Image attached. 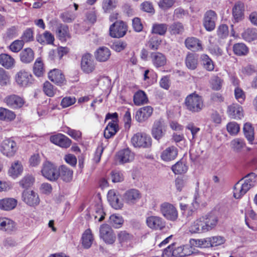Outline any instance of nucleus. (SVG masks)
Listing matches in <instances>:
<instances>
[{"instance_id": "a211bd4d", "label": "nucleus", "mask_w": 257, "mask_h": 257, "mask_svg": "<svg viewBox=\"0 0 257 257\" xmlns=\"http://www.w3.org/2000/svg\"><path fill=\"white\" fill-rule=\"evenodd\" d=\"M244 4L243 3L238 2L235 3L232 8V14L233 16V22L238 23L244 19Z\"/></svg>"}, {"instance_id": "49530a36", "label": "nucleus", "mask_w": 257, "mask_h": 257, "mask_svg": "<svg viewBox=\"0 0 257 257\" xmlns=\"http://www.w3.org/2000/svg\"><path fill=\"white\" fill-rule=\"evenodd\" d=\"M241 36L246 41H254L257 39V30L255 28H248L244 31Z\"/></svg>"}, {"instance_id": "338daca9", "label": "nucleus", "mask_w": 257, "mask_h": 257, "mask_svg": "<svg viewBox=\"0 0 257 257\" xmlns=\"http://www.w3.org/2000/svg\"><path fill=\"white\" fill-rule=\"evenodd\" d=\"M34 40L33 31L32 28L27 29L22 36V41L23 43L32 41Z\"/></svg>"}, {"instance_id": "3c124183", "label": "nucleus", "mask_w": 257, "mask_h": 257, "mask_svg": "<svg viewBox=\"0 0 257 257\" xmlns=\"http://www.w3.org/2000/svg\"><path fill=\"white\" fill-rule=\"evenodd\" d=\"M187 166L182 161L177 162L172 167V170L175 174H182L185 173L187 171Z\"/></svg>"}, {"instance_id": "aec40b11", "label": "nucleus", "mask_w": 257, "mask_h": 257, "mask_svg": "<svg viewBox=\"0 0 257 257\" xmlns=\"http://www.w3.org/2000/svg\"><path fill=\"white\" fill-rule=\"evenodd\" d=\"M146 223L149 227L154 229H162L165 226L163 219L157 216H150L147 218Z\"/></svg>"}, {"instance_id": "58836bf2", "label": "nucleus", "mask_w": 257, "mask_h": 257, "mask_svg": "<svg viewBox=\"0 0 257 257\" xmlns=\"http://www.w3.org/2000/svg\"><path fill=\"white\" fill-rule=\"evenodd\" d=\"M117 238L119 242L122 245H127L130 243L134 238V236L125 230L119 231L117 234Z\"/></svg>"}, {"instance_id": "a19ab883", "label": "nucleus", "mask_w": 257, "mask_h": 257, "mask_svg": "<svg viewBox=\"0 0 257 257\" xmlns=\"http://www.w3.org/2000/svg\"><path fill=\"white\" fill-rule=\"evenodd\" d=\"M23 171V167L21 163L19 161H16L12 164L9 173L11 176L16 178L21 174Z\"/></svg>"}, {"instance_id": "c03bdc74", "label": "nucleus", "mask_w": 257, "mask_h": 257, "mask_svg": "<svg viewBox=\"0 0 257 257\" xmlns=\"http://www.w3.org/2000/svg\"><path fill=\"white\" fill-rule=\"evenodd\" d=\"M230 145L233 152L239 153L245 147V143L242 139L235 138L230 142Z\"/></svg>"}, {"instance_id": "2f4dec72", "label": "nucleus", "mask_w": 257, "mask_h": 257, "mask_svg": "<svg viewBox=\"0 0 257 257\" xmlns=\"http://www.w3.org/2000/svg\"><path fill=\"white\" fill-rule=\"evenodd\" d=\"M118 125L117 122L112 120L108 122L104 131V136L106 139H109L114 136L118 131Z\"/></svg>"}, {"instance_id": "8fccbe9b", "label": "nucleus", "mask_w": 257, "mask_h": 257, "mask_svg": "<svg viewBox=\"0 0 257 257\" xmlns=\"http://www.w3.org/2000/svg\"><path fill=\"white\" fill-rule=\"evenodd\" d=\"M117 0H103L102 9L105 13H109L116 8Z\"/></svg>"}, {"instance_id": "a18cd8bd", "label": "nucleus", "mask_w": 257, "mask_h": 257, "mask_svg": "<svg viewBox=\"0 0 257 257\" xmlns=\"http://www.w3.org/2000/svg\"><path fill=\"white\" fill-rule=\"evenodd\" d=\"M202 222L203 220L201 219V217L196 219L189 227V231L194 233L205 232L206 231H204V229L203 228L204 224Z\"/></svg>"}, {"instance_id": "e2e57ef3", "label": "nucleus", "mask_w": 257, "mask_h": 257, "mask_svg": "<svg viewBox=\"0 0 257 257\" xmlns=\"http://www.w3.org/2000/svg\"><path fill=\"white\" fill-rule=\"evenodd\" d=\"M105 213H104L102 206L101 204H97L95 206V213L94 216L95 219H98V222L102 221L105 217Z\"/></svg>"}, {"instance_id": "cd10ccee", "label": "nucleus", "mask_w": 257, "mask_h": 257, "mask_svg": "<svg viewBox=\"0 0 257 257\" xmlns=\"http://www.w3.org/2000/svg\"><path fill=\"white\" fill-rule=\"evenodd\" d=\"M116 157L120 163L123 164L131 162L134 158V154L128 149L119 151Z\"/></svg>"}, {"instance_id": "473e14b6", "label": "nucleus", "mask_w": 257, "mask_h": 257, "mask_svg": "<svg viewBox=\"0 0 257 257\" xmlns=\"http://www.w3.org/2000/svg\"><path fill=\"white\" fill-rule=\"evenodd\" d=\"M243 133L248 143L252 144L254 140V129L251 123L246 122L244 124Z\"/></svg>"}, {"instance_id": "774afa93", "label": "nucleus", "mask_w": 257, "mask_h": 257, "mask_svg": "<svg viewBox=\"0 0 257 257\" xmlns=\"http://www.w3.org/2000/svg\"><path fill=\"white\" fill-rule=\"evenodd\" d=\"M43 91L47 95L50 97L54 96L55 92L53 85L48 81H46L44 83Z\"/></svg>"}, {"instance_id": "7ed1b4c3", "label": "nucleus", "mask_w": 257, "mask_h": 257, "mask_svg": "<svg viewBox=\"0 0 257 257\" xmlns=\"http://www.w3.org/2000/svg\"><path fill=\"white\" fill-rule=\"evenodd\" d=\"M160 211L167 220L175 221L178 217V211L175 206L169 202H165L161 204Z\"/></svg>"}, {"instance_id": "4468645a", "label": "nucleus", "mask_w": 257, "mask_h": 257, "mask_svg": "<svg viewBox=\"0 0 257 257\" xmlns=\"http://www.w3.org/2000/svg\"><path fill=\"white\" fill-rule=\"evenodd\" d=\"M124 201L129 205H134L141 199L142 195L140 192L135 189L126 191L123 194Z\"/></svg>"}, {"instance_id": "9b49d317", "label": "nucleus", "mask_w": 257, "mask_h": 257, "mask_svg": "<svg viewBox=\"0 0 257 257\" xmlns=\"http://www.w3.org/2000/svg\"><path fill=\"white\" fill-rule=\"evenodd\" d=\"M16 81L20 86L26 87L33 83V76L29 72L21 70L16 75Z\"/></svg>"}, {"instance_id": "dca6fc26", "label": "nucleus", "mask_w": 257, "mask_h": 257, "mask_svg": "<svg viewBox=\"0 0 257 257\" xmlns=\"http://www.w3.org/2000/svg\"><path fill=\"white\" fill-rule=\"evenodd\" d=\"M201 219L203 220L202 223L204 224L203 228L206 232L215 228L218 222L217 216L211 213L202 216Z\"/></svg>"}, {"instance_id": "79ce46f5", "label": "nucleus", "mask_w": 257, "mask_h": 257, "mask_svg": "<svg viewBox=\"0 0 257 257\" xmlns=\"http://www.w3.org/2000/svg\"><path fill=\"white\" fill-rule=\"evenodd\" d=\"M16 117V114L12 110L7 108L0 107V120L6 121H11Z\"/></svg>"}, {"instance_id": "20e7f679", "label": "nucleus", "mask_w": 257, "mask_h": 257, "mask_svg": "<svg viewBox=\"0 0 257 257\" xmlns=\"http://www.w3.org/2000/svg\"><path fill=\"white\" fill-rule=\"evenodd\" d=\"M131 142L136 148H149L152 145L151 137L143 133L135 134L132 138Z\"/></svg>"}, {"instance_id": "c756f323", "label": "nucleus", "mask_w": 257, "mask_h": 257, "mask_svg": "<svg viewBox=\"0 0 257 257\" xmlns=\"http://www.w3.org/2000/svg\"><path fill=\"white\" fill-rule=\"evenodd\" d=\"M20 59L23 63H31L34 59V52L30 48H25L20 53Z\"/></svg>"}, {"instance_id": "0eeeda50", "label": "nucleus", "mask_w": 257, "mask_h": 257, "mask_svg": "<svg viewBox=\"0 0 257 257\" xmlns=\"http://www.w3.org/2000/svg\"><path fill=\"white\" fill-rule=\"evenodd\" d=\"M100 237L107 244H112L115 240V235L111 227L107 224L101 225L99 229Z\"/></svg>"}, {"instance_id": "69168bd1", "label": "nucleus", "mask_w": 257, "mask_h": 257, "mask_svg": "<svg viewBox=\"0 0 257 257\" xmlns=\"http://www.w3.org/2000/svg\"><path fill=\"white\" fill-rule=\"evenodd\" d=\"M161 40L156 36L152 37L148 42V46L150 49L157 50L161 45Z\"/></svg>"}, {"instance_id": "f3484780", "label": "nucleus", "mask_w": 257, "mask_h": 257, "mask_svg": "<svg viewBox=\"0 0 257 257\" xmlns=\"http://www.w3.org/2000/svg\"><path fill=\"white\" fill-rule=\"evenodd\" d=\"M153 111V108L150 106L142 107L137 111L135 119L139 122H144L151 116Z\"/></svg>"}, {"instance_id": "a878e982", "label": "nucleus", "mask_w": 257, "mask_h": 257, "mask_svg": "<svg viewBox=\"0 0 257 257\" xmlns=\"http://www.w3.org/2000/svg\"><path fill=\"white\" fill-rule=\"evenodd\" d=\"M185 44L187 49L192 51H198L202 50L200 41L195 37H188L185 41Z\"/></svg>"}, {"instance_id": "680f3d73", "label": "nucleus", "mask_w": 257, "mask_h": 257, "mask_svg": "<svg viewBox=\"0 0 257 257\" xmlns=\"http://www.w3.org/2000/svg\"><path fill=\"white\" fill-rule=\"evenodd\" d=\"M226 128L228 132L231 135H236L240 131L239 124L234 121L228 123Z\"/></svg>"}, {"instance_id": "052dcab7", "label": "nucleus", "mask_w": 257, "mask_h": 257, "mask_svg": "<svg viewBox=\"0 0 257 257\" xmlns=\"http://www.w3.org/2000/svg\"><path fill=\"white\" fill-rule=\"evenodd\" d=\"M223 80L217 76H213L210 80L211 87L214 90H219L222 87Z\"/></svg>"}, {"instance_id": "72a5a7b5", "label": "nucleus", "mask_w": 257, "mask_h": 257, "mask_svg": "<svg viewBox=\"0 0 257 257\" xmlns=\"http://www.w3.org/2000/svg\"><path fill=\"white\" fill-rule=\"evenodd\" d=\"M17 205V200L12 198H6L0 200V209L9 211L14 209Z\"/></svg>"}, {"instance_id": "4d7b16f0", "label": "nucleus", "mask_w": 257, "mask_h": 257, "mask_svg": "<svg viewBox=\"0 0 257 257\" xmlns=\"http://www.w3.org/2000/svg\"><path fill=\"white\" fill-rule=\"evenodd\" d=\"M202 63L204 68L207 71H212L214 68L212 60L206 54H202L201 56Z\"/></svg>"}, {"instance_id": "4c0bfd02", "label": "nucleus", "mask_w": 257, "mask_h": 257, "mask_svg": "<svg viewBox=\"0 0 257 257\" xmlns=\"http://www.w3.org/2000/svg\"><path fill=\"white\" fill-rule=\"evenodd\" d=\"M186 67L190 70H195L198 66V55L189 53L185 59Z\"/></svg>"}, {"instance_id": "de8ad7c7", "label": "nucleus", "mask_w": 257, "mask_h": 257, "mask_svg": "<svg viewBox=\"0 0 257 257\" xmlns=\"http://www.w3.org/2000/svg\"><path fill=\"white\" fill-rule=\"evenodd\" d=\"M148 98L145 93L142 90L137 91L134 96V102L136 105H141L147 103Z\"/></svg>"}, {"instance_id": "9d476101", "label": "nucleus", "mask_w": 257, "mask_h": 257, "mask_svg": "<svg viewBox=\"0 0 257 257\" xmlns=\"http://www.w3.org/2000/svg\"><path fill=\"white\" fill-rule=\"evenodd\" d=\"M22 200L30 206H35L40 203V199L37 193L33 190H25L22 193Z\"/></svg>"}, {"instance_id": "1a4fd4ad", "label": "nucleus", "mask_w": 257, "mask_h": 257, "mask_svg": "<svg viewBox=\"0 0 257 257\" xmlns=\"http://www.w3.org/2000/svg\"><path fill=\"white\" fill-rule=\"evenodd\" d=\"M217 19V14L212 10H209L205 13L203 18V26L207 31H211L215 29V22Z\"/></svg>"}, {"instance_id": "423d86ee", "label": "nucleus", "mask_w": 257, "mask_h": 257, "mask_svg": "<svg viewBox=\"0 0 257 257\" xmlns=\"http://www.w3.org/2000/svg\"><path fill=\"white\" fill-rule=\"evenodd\" d=\"M127 29V27L123 21H116L110 26L109 34L113 38H121L125 35Z\"/></svg>"}, {"instance_id": "603ef678", "label": "nucleus", "mask_w": 257, "mask_h": 257, "mask_svg": "<svg viewBox=\"0 0 257 257\" xmlns=\"http://www.w3.org/2000/svg\"><path fill=\"white\" fill-rule=\"evenodd\" d=\"M167 29L168 25L166 24L155 23L152 26V33L163 36L166 34Z\"/></svg>"}, {"instance_id": "bb28decb", "label": "nucleus", "mask_w": 257, "mask_h": 257, "mask_svg": "<svg viewBox=\"0 0 257 257\" xmlns=\"http://www.w3.org/2000/svg\"><path fill=\"white\" fill-rule=\"evenodd\" d=\"M16 229V224L12 220L8 218H0V230L11 233Z\"/></svg>"}, {"instance_id": "13d9d810", "label": "nucleus", "mask_w": 257, "mask_h": 257, "mask_svg": "<svg viewBox=\"0 0 257 257\" xmlns=\"http://www.w3.org/2000/svg\"><path fill=\"white\" fill-rule=\"evenodd\" d=\"M35 181L34 178L30 175L24 177L19 182L20 186L24 189H27L32 186Z\"/></svg>"}, {"instance_id": "f03ea898", "label": "nucleus", "mask_w": 257, "mask_h": 257, "mask_svg": "<svg viewBox=\"0 0 257 257\" xmlns=\"http://www.w3.org/2000/svg\"><path fill=\"white\" fill-rule=\"evenodd\" d=\"M186 108L192 112L200 111L203 107V101L201 96L193 93L187 96L185 101Z\"/></svg>"}, {"instance_id": "5701e85b", "label": "nucleus", "mask_w": 257, "mask_h": 257, "mask_svg": "<svg viewBox=\"0 0 257 257\" xmlns=\"http://www.w3.org/2000/svg\"><path fill=\"white\" fill-rule=\"evenodd\" d=\"M165 129L163 121L160 120L156 121L153 125L152 134L157 140H160L165 135Z\"/></svg>"}, {"instance_id": "2eb2a0df", "label": "nucleus", "mask_w": 257, "mask_h": 257, "mask_svg": "<svg viewBox=\"0 0 257 257\" xmlns=\"http://www.w3.org/2000/svg\"><path fill=\"white\" fill-rule=\"evenodd\" d=\"M81 67L82 71L86 73H90L94 70V62L90 54L86 53L82 56Z\"/></svg>"}, {"instance_id": "4be33fe9", "label": "nucleus", "mask_w": 257, "mask_h": 257, "mask_svg": "<svg viewBox=\"0 0 257 257\" xmlns=\"http://www.w3.org/2000/svg\"><path fill=\"white\" fill-rule=\"evenodd\" d=\"M150 58L153 65L156 68L165 66L167 63V58L164 54L159 52H152Z\"/></svg>"}, {"instance_id": "c9c22d12", "label": "nucleus", "mask_w": 257, "mask_h": 257, "mask_svg": "<svg viewBox=\"0 0 257 257\" xmlns=\"http://www.w3.org/2000/svg\"><path fill=\"white\" fill-rule=\"evenodd\" d=\"M56 35L59 39L61 41H66L68 38H70L68 26L59 24L56 29Z\"/></svg>"}, {"instance_id": "b1692460", "label": "nucleus", "mask_w": 257, "mask_h": 257, "mask_svg": "<svg viewBox=\"0 0 257 257\" xmlns=\"http://www.w3.org/2000/svg\"><path fill=\"white\" fill-rule=\"evenodd\" d=\"M173 254L175 257H184L190 255L192 253L191 247L188 245L176 246L173 243Z\"/></svg>"}, {"instance_id": "39448f33", "label": "nucleus", "mask_w": 257, "mask_h": 257, "mask_svg": "<svg viewBox=\"0 0 257 257\" xmlns=\"http://www.w3.org/2000/svg\"><path fill=\"white\" fill-rule=\"evenodd\" d=\"M41 172L45 178L50 181H55L59 177L57 167L48 161L43 163Z\"/></svg>"}, {"instance_id": "37998d69", "label": "nucleus", "mask_w": 257, "mask_h": 257, "mask_svg": "<svg viewBox=\"0 0 257 257\" xmlns=\"http://www.w3.org/2000/svg\"><path fill=\"white\" fill-rule=\"evenodd\" d=\"M107 197L111 206L115 209H120L122 207V203L120 201L118 196L116 195L114 191H109Z\"/></svg>"}, {"instance_id": "6e6d98bb", "label": "nucleus", "mask_w": 257, "mask_h": 257, "mask_svg": "<svg viewBox=\"0 0 257 257\" xmlns=\"http://www.w3.org/2000/svg\"><path fill=\"white\" fill-rule=\"evenodd\" d=\"M123 223V219L122 216L112 214L109 217V223L114 228H120Z\"/></svg>"}, {"instance_id": "ea45409f", "label": "nucleus", "mask_w": 257, "mask_h": 257, "mask_svg": "<svg viewBox=\"0 0 257 257\" xmlns=\"http://www.w3.org/2000/svg\"><path fill=\"white\" fill-rule=\"evenodd\" d=\"M36 39L42 44H52L54 41V36L49 31L45 32L43 35H38Z\"/></svg>"}, {"instance_id": "6ab92c4d", "label": "nucleus", "mask_w": 257, "mask_h": 257, "mask_svg": "<svg viewBox=\"0 0 257 257\" xmlns=\"http://www.w3.org/2000/svg\"><path fill=\"white\" fill-rule=\"evenodd\" d=\"M227 113L231 118L235 119H240L243 116L242 107L237 103L228 106Z\"/></svg>"}, {"instance_id": "0e129e2a", "label": "nucleus", "mask_w": 257, "mask_h": 257, "mask_svg": "<svg viewBox=\"0 0 257 257\" xmlns=\"http://www.w3.org/2000/svg\"><path fill=\"white\" fill-rule=\"evenodd\" d=\"M24 45V43L23 41L17 40L12 42L9 47L13 52L18 53L23 48Z\"/></svg>"}, {"instance_id": "f8f14e48", "label": "nucleus", "mask_w": 257, "mask_h": 257, "mask_svg": "<svg viewBox=\"0 0 257 257\" xmlns=\"http://www.w3.org/2000/svg\"><path fill=\"white\" fill-rule=\"evenodd\" d=\"M50 142L62 148H69L71 143V140L67 137L62 134H57L51 136L50 138Z\"/></svg>"}, {"instance_id": "bf43d9fd", "label": "nucleus", "mask_w": 257, "mask_h": 257, "mask_svg": "<svg viewBox=\"0 0 257 257\" xmlns=\"http://www.w3.org/2000/svg\"><path fill=\"white\" fill-rule=\"evenodd\" d=\"M169 30L172 35L181 34L184 31V27L181 23L176 22L170 26Z\"/></svg>"}, {"instance_id": "7c9ffc66", "label": "nucleus", "mask_w": 257, "mask_h": 257, "mask_svg": "<svg viewBox=\"0 0 257 257\" xmlns=\"http://www.w3.org/2000/svg\"><path fill=\"white\" fill-rule=\"evenodd\" d=\"M94 240L93 234L90 229L88 228L85 230L81 237V243L84 248H89Z\"/></svg>"}, {"instance_id": "412c9836", "label": "nucleus", "mask_w": 257, "mask_h": 257, "mask_svg": "<svg viewBox=\"0 0 257 257\" xmlns=\"http://www.w3.org/2000/svg\"><path fill=\"white\" fill-rule=\"evenodd\" d=\"M49 79L58 85H62L65 83V78L61 70L54 69L50 71L48 74Z\"/></svg>"}, {"instance_id": "e433bc0d", "label": "nucleus", "mask_w": 257, "mask_h": 257, "mask_svg": "<svg viewBox=\"0 0 257 257\" xmlns=\"http://www.w3.org/2000/svg\"><path fill=\"white\" fill-rule=\"evenodd\" d=\"M59 177L64 181L68 182L72 180L73 171L65 166L62 165L58 170Z\"/></svg>"}, {"instance_id": "5fc2aeb1", "label": "nucleus", "mask_w": 257, "mask_h": 257, "mask_svg": "<svg viewBox=\"0 0 257 257\" xmlns=\"http://www.w3.org/2000/svg\"><path fill=\"white\" fill-rule=\"evenodd\" d=\"M234 53L238 56H244L247 54L248 48L243 43H237L234 45L233 47Z\"/></svg>"}, {"instance_id": "393cba45", "label": "nucleus", "mask_w": 257, "mask_h": 257, "mask_svg": "<svg viewBox=\"0 0 257 257\" xmlns=\"http://www.w3.org/2000/svg\"><path fill=\"white\" fill-rule=\"evenodd\" d=\"M178 155V149L175 146L167 148L161 153V158L164 161H171L174 160Z\"/></svg>"}, {"instance_id": "6e6552de", "label": "nucleus", "mask_w": 257, "mask_h": 257, "mask_svg": "<svg viewBox=\"0 0 257 257\" xmlns=\"http://www.w3.org/2000/svg\"><path fill=\"white\" fill-rule=\"evenodd\" d=\"M17 149L16 143L11 139L4 140L1 144V151L3 155L8 157L14 156Z\"/></svg>"}, {"instance_id": "f257e3e1", "label": "nucleus", "mask_w": 257, "mask_h": 257, "mask_svg": "<svg viewBox=\"0 0 257 257\" xmlns=\"http://www.w3.org/2000/svg\"><path fill=\"white\" fill-rule=\"evenodd\" d=\"M256 175L249 173L239 180L234 186L233 196L236 199L241 198L249 190L256 185Z\"/></svg>"}, {"instance_id": "ddd939ff", "label": "nucleus", "mask_w": 257, "mask_h": 257, "mask_svg": "<svg viewBox=\"0 0 257 257\" xmlns=\"http://www.w3.org/2000/svg\"><path fill=\"white\" fill-rule=\"evenodd\" d=\"M4 102L9 107L15 109L22 107L25 103V100L22 97L15 94L6 96Z\"/></svg>"}, {"instance_id": "f704fd0d", "label": "nucleus", "mask_w": 257, "mask_h": 257, "mask_svg": "<svg viewBox=\"0 0 257 257\" xmlns=\"http://www.w3.org/2000/svg\"><path fill=\"white\" fill-rule=\"evenodd\" d=\"M0 64L7 69H11L15 66V60L10 55L3 53L0 54Z\"/></svg>"}, {"instance_id": "09e8293b", "label": "nucleus", "mask_w": 257, "mask_h": 257, "mask_svg": "<svg viewBox=\"0 0 257 257\" xmlns=\"http://www.w3.org/2000/svg\"><path fill=\"white\" fill-rule=\"evenodd\" d=\"M210 237L206 238L196 239H192L190 240L192 245L199 247H209L211 246Z\"/></svg>"}, {"instance_id": "864d4df0", "label": "nucleus", "mask_w": 257, "mask_h": 257, "mask_svg": "<svg viewBox=\"0 0 257 257\" xmlns=\"http://www.w3.org/2000/svg\"><path fill=\"white\" fill-rule=\"evenodd\" d=\"M33 72L34 74L38 77H41L43 75L44 65L40 58L36 59L33 66Z\"/></svg>"}, {"instance_id": "c85d7f7f", "label": "nucleus", "mask_w": 257, "mask_h": 257, "mask_svg": "<svg viewBox=\"0 0 257 257\" xmlns=\"http://www.w3.org/2000/svg\"><path fill=\"white\" fill-rule=\"evenodd\" d=\"M111 55L110 50L106 47H101L95 53L96 59L99 62H105L108 60Z\"/></svg>"}]
</instances>
